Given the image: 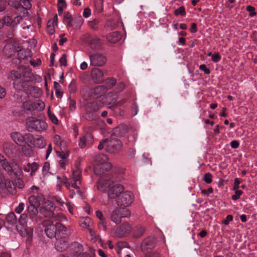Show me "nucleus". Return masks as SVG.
Returning a JSON list of instances; mask_svg holds the SVG:
<instances>
[{
    "label": "nucleus",
    "mask_w": 257,
    "mask_h": 257,
    "mask_svg": "<svg viewBox=\"0 0 257 257\" xmlns=\"http://www.w3.org/2000/svg\"><path fill=\"white\" fill-rule=\"evenodd\" d=\"M56 178L57 180H59V182L57 185V188L60 189L61 186L64 185L67 189L70 191V196L71 198L75 194L74 190L71 189V187L77 189L78 192L80 191L79 185L81 183V172L79 169L73 170L69 178L64 177L62 180L59 176H57Z\"/></svg>",
    "instance_id": "obj_1"
},
{
    "label": "nucleus",
    "mask_w": 257,
    "mask_h": 257,
    "mask_svg": "<svg viewBox=\"0 0 257 257\" xmlns=\"http://www.w3.org/2000/svg\"><path fill=\"white\" fill-rule=\"evenodd\" d=\"M95 165L94 171L95 174L100 175L105 171H107L111 168V165L108 162V157L102 154H98L95 155Z\"/></svg>",
    "instance_id": "obj_2"
},
{
    "label": "nucleus",
    "mask_w": 257,
    "mask_h": 257,
    "mask_svg": "<svg viewBox=\"0 0 257 257\" xmlns=\"http://www.w3.org/2000/svg\"><path fill=\"white\" fill-rule=\"evenodd\" d=\"M43 226L45 227V232L49 238H52L55 237L57 228L61 229V231H66V227L59 222L54 224L53 221L48 219L43 222Z\"/></svg>",
    "instance_id": "obj_3"
},
{
    "label": "nucleus",
    "mask_w": 257,
    "mask_h": 257,
    "mask_svg": "<svg viewBox=\"0 0 257 257\" xmlns=\"http://www.w3.org/2000/svg\"><path fill=\"white\" fill-rule=\"evenodd\" d=\"M26 126L29 132H42L46 130L47 124L42 119L31 117L27 119Z\"/></svg>",
    "instance_id": "obj_4"
},
{
    "label": "nucleus",
    "mask_w": 257,
    "mask_h": 257,
    "mask_svg": "<svg viewBox=\"0 0 257 257\" xmlns=\"http://www.w3.org/2000/svg\"><path fill=\"white\" fill-rule=\"evenodd\" d=\"M0 164L4 170L8 173H14L16 176L21 175V169L15 162L9 163L5 157L0 154Z\"/></svg>",
    "instance_id": "obj_5"
},
{
    "label": "nucleus",
    "mask_w": 257,
    "mask_h": 257,
    "mask_svg": "<svg viewBox=\"0 0 257 257\" xmlns=\"http://www.w3.org/2000/svg\"><path fill=\"white\" fill-rule=\"evenodd\" d=\"M113 181L108 175H103L100 177L97 182V188L98 190L104 193H107L109 188L113 185Z\"/></svg>",
    "instance_id": "obj_6"
},
{
    "label": "nucleus",
    "mask_w": 257,
    "mask_h": 257,
    "mask_svg": "<svg viewBox=\"0 0 257 257\" xmlns=\"http://www.w3.org/2000/svg\"><path fill=\"white\" fill-rule=\"evenodd\" d=\"M134 198L135 196L132 192L128 191H125L117 199V205L127 207L133 202Z\"/></svg>",
    "instance_id": "obj_7"
},
{
    "label": "nucleus",
    "mask_w": 257,
    "mask_h": 257,
    "mask_svg": "<svg viewBox=\"0 0 257 257\" xmlns=\"http://www.w3.org/2000/svg\"><path fill=\"white\" fill-rule=\"evenodd\" d=\"M89 59L90 64L94 66H102L106 62L105 56L100 53H95L90 55Z\"/></svg>",
    "instance_id": "obj_8"
},
{
    "label": "nucleus",
    "mask_w": 257,
    "mask_h": 257,
    "mask_svg": "<svg viewBox=\"0 0 257 257\" xmlns=\"http://www.w3.org/2000/svg\"><path fill=\"white\" fill-rule=\"evenodd\" d=\"M42 80V77L39 75H34L31 72H25L23 74V82L22 86L25 88L26 82L39 83Z\"/></svg>",
    "instance_id": "obj_9"
},
{
    "label": "nucleus",
    "mask_w": 257,
    "mask_h": 257,
    "mask_svg": "<svg viewBox=\"0 0 257 257\" xmlns=\"http://www.w3.org/2000/svg\"><path fill=\"white\" fill-rule=\"evenodd\" d=\"M124 190V187L121 184L113 182V185L110 186L107 192L109 198L113 199L117 197Z\"/></svg>",
    "instance_id": "obj_10"
},
{
    "label": "nucleus",
    "mask_w": 257,
    "mask_h": 257,
    "mask_svg": "<svg viewBox=\"0 0 257 257\" xmlns=\"http://www.w3.org/2000/svg\"><path fill=\"white\" fill-rule=\"evenodd\" d=\"M54 209V204L50 201H47L45 202L44 205L40 209V212L45 217L51 218L54 215L53 212Z\"/></svg>",
    "instance_id": "obj_11"
},
{
    "label": "nucleus",
    "mask_w": 257,
    "mask_h": 257,
    "mask_svg": "<svg viewBox=\"0 0 257 257\" xmlns=\"http://www.w3.org/2000/svg\"><path fill=\"white\" fill-rule=\"evenodd\" d=\"M15 186L12 182L4 178H0V193L2 192L13 193Z\"/></svg>",
    "instance_id": "obj_12"
},
{
    "label": "nucleus",
    "mask_w": 257,
    "mask_h": 257,
    "mask_svg": "<svg viewBox=\"0 0 257 257\" xmlns=\"http://www.w3.org/2000/svg\"><path fill=\"white\" fill-rule=\"evenodd\" d=\"M107 146L106 150L107 152L114 153L121 147V142L115 138L107 139Z\"/></svg>",
    "instance_id": "obj_13"
},
{
    "label": "nucleus",
    "mask_w": 257,
    "mask_h": 257,
    "mask_svg": "<svg viewBox=\"0 0 257 257\" xmlns=\"http://www.w3.org/2000/svg\"><path fill=\"white\" fill-rule=\"evenodd\" d=\"M22 17L21 16H17L14 19L8 16H5L3 18L4 26L6 25L9 27L11 26L13 28L16 27L22 22Z\"/></svg>",
    "instance_id": "obj_14"
},
{
    "label": "nucleus",
    "mask_w": 257,
    "mask_h": 257,
    "mask_svg": "<svg viewBox=\"0 0 257 257\" xmlns=\"http://www.w3.org/2000/svg\"><path fill=\"white\" fill-rule=\"evenodd\" d=\"M26 139H28L31 143H33L34 145L39 148H43L46 145V142L45 139L43 137H39L34 140L33 135L28 134L26 135Z\"/></svg>",
    "instance_id": "obj_15"
},
{
    "label": "nucleus",
    "mask_w": 257,
    "mask_h": 257,
    "mask_svg": "<svg viewBox=\"0 0 257 257\" xmlns=\"http://www.w3.org/2000/svg\"><path fill=\"white\" fill-rule=\"evenodd\" d=\"M131 229L132 228L130 224L128 222H125L117 227L115 230V234L117 236L121 237L124 234L130 233Z\"/></svg>",
    "instance_id": "obj_16"
},
{
    "label": "nucleus",
    "mask_w": 257,
    "mask_h": 257,
    "mask_svg": "<svg viewBox=\"0 0 257 257\" xmlns=\"http://www.w3.org/2000/svg\"><path fill=\"white\" fill-rule=\"evenodd\" d=\"M93 138L90 133H86L79 140L78 145L81 148H83L92 144Z\"/></svg>",
    "instance_id": "obj_17"
},
{
    "label": "nucleus",
    "mask_w": 257,
    "mask_h": 257,
    "mask_svg": "<svg viewBox=\"0 0 257 257\" xmlns=\"http://www.w3.org/2000/svg\"><path fill=\"white\" fill-rule=\"evenodd\" d=\"M156 240L153 237H149L145 239L142 244V250L149 251L152 250L155 245Z\"/></svg>",
    "instance_id": "obj_18"
},
{
    "label": "nucleus",
    "mask_w": 257,
    "mask_h": 257,
    "mask_svg": "<svg viewBox=\"0 0 257 257\" xmlns=\"http://www.w3.org/2000/svg\"><path fill=\"white\" fill-rule=\"evenodd\" d=\"M91 75L93 81L96 83H100L104 80L103 73L99 69H93L92 71Z\"/></svg>",
    "instance_id": "obj_19"
},
{
    "label": "nucleus",
    "mask_w": 257,
    "mask_h": 257,
    "mask_svg": "<svg viewBox=\"0 0 257 257\" xmlns=\"http://www.w3.org/2000/svg\"><path fill=\"white\" fill-rule=\"evenodd\" d=\"M110 220L116 224H119L121 222V217L119 212L118 207L115 208L110 213Z\"/></svg>",
    "instance_id": "obj_20"
},
{
    "label": "nucleus",
    "mask_w": 257,
    "mask_h": 257,
    "mask_svg": "<svg viewBox=\"0 0 257 257\" xmlns=\"http://www.w3.org/2000/svg\"><path fill=\"white\" fill-rule=\"evenodd\" d=\"M13 140L19 146H22L25 145V139L18 132H13L11 134Z\"/></svg>",
    "instance_id": "obj_21"
},
{
    "label": "nucleus",
    "mask_w": 257,
    "mask_h": 257,
    "mask_svg": "<svg viewBox=\"0 0 257 257\" xmlns=\"http://www.w3.org/2000/svg\"><path fill=\"white\" fill-rule=\"evenodd\" d=\"M106 39L108 42L114 44L121 39V35L117 32H113L107 34Z\"/></svg>",
    "instance_id": "obj_22"
},
{
    "label": "nucleus",
    "mask_w": 257,
    "mask_h": 257,
    "mask_svg": "<svg viewBox=\"0 0 257 257\" xmlns=\"http://www.w3.org/2000/svg\"><path fill=\"white\" fill-rule=\"evenodd\" d=\"M87 111L95 112L100 108V104L96 101L88 102L85 105Z\"/></svg>",
    "instance_id": "obj_23"
},
{
    "label": "nucleus",
    "mask_w": 257,
    "mask_h": 257,
    "mask_svg": "<svg viewBox=\"0 0 257 257\" xmlns=\"http://www.w3.org/2000/svg\"><path fill=\"white\" fill-rule=\"evenodd\" d=\"M71 249L73 251V256L76 257L79 255L83 251L82 245L77 242H74L71 244Z\"/></svg>",
    "instance_id": "obj_24"
},
{
    "label": "nucleus",
    "mask_w": 257,
    "mask_h": 257,
    "mask_svg": "<svg viewBox=\"0 0 257 257\" xmlns=\"http://www.w3.org/2000/svg\"><path fill=\"white\" fill-rule=\"evenodd\" d=\"M25 91H29L30 94L34 97H39L42 94V90L40 88L34 86H29V88H24Z\"/></svg>",
    "instance_id": "obj_25"
},
{
    "label": "nucleus",
    "mask_w": 257,
    "mask_h": 257,
    "mask_svg": "<svg viewBox=\"0 0 257 257\" xmlns=\"http://www.w3.org/2000/svg\"><path fill=\"white\" fill-rule=\"evenodd\" d=\"M38 168V164L37 163H28L24 167V170L26 172H30L31 176H33L34 173Z\"/></svg>",
    "instance_id": "obj_26"
},
{
    "label": "nucleus",
    "mask_w": 257,
    "mask_h": 257,
    "mask_svg": "<svg viewBox=\"0 0 257 257\" xmlns=\"http://www.w3.org/2000/svg\"><path fill=\"white\" fill-rule=\"evenodd\" d=\"M22 77L21 73L16 70L11 71L8 75V78L10 80L14 81L13 84L15 88H16L15 82L19 80Z\"/></svg>",
    "instance_id": "obj_27"
},
{
    "label": "nucleus",
    "mask_w": 257,
    "mask_h": 257,
    "mask_svg": "<svg viewBox=\"0 0 257 257\" xmlns=\"http://www.w3.org/2000/svg\"><path fill=\"white\" fill-rule=\"evenodd\" d=\"M87 42L92 48H96L99 46L100 40L96 36H91L88 38Z\"/></svg>",
    "instance_id": "obj_28"
},
{
    "label": "nucleus",
    "mask_w": 257,
    "mask_h": 257,
    "mask_svg": "<svg viewBox=\"0 0 257 257\" xmlns=\"http://www.w3.org/2000/svg\"><path fill=\"white\" fill-rule=\"evenodd\" d=\"M103 93V87L101 86L96 87L90 90L91 96L95 98L100 97Z\"/></svg>",
    "instance_id": "obj_29"
},
{
    "label": "nucleus",
    "mask_w": 257,
    "mask_h": 257,
    "mask_svg": "<svg viewBox=\"0 0 257 257\" xmlns=\"http://www.w3.org/2000/svg\"><path fill=\"white\" fill-rule=\"evenodd\" d=\"M68 243L64 240H58L55 243V248L59 251H63L67 247Z\"/></svg>",
    "instance_id": "obj_30"
},
{
    "label": "nucleus",
    "mask_w": 257,
    "mask_h": 257,
    "mask_svg": "<svg viewBox=\"0 0 257 257\" xmlns=\"http://www.w3.org/2000/svg\"><path fill=\"white\" fill-rule=\"evenodd\" d=\"M30 51L29 50L22 49L18 51V58L19 60V63H21V60L26 59L30 56Z\"/></svg>",
    "instance_id": "obj_31"
},
{
    "label": "nucleus",
    "mask_w": 257,
    "mask_h": 257,
    "mask_svg": "<svg viewBox=\"0 0 257 257\" xmlns=\"http://www.w3.org/2000/svg\"><path fill=\"white\" fill-rule=\"evenodd\" d=\"M53 141L57 146L60 147L61 148H64L66 146V142L58 135L54 136Z\"/></svg>",
    "instance_id": "obj_32"
},
{
    "label": "nucleus",
    "mask_w": 257,
    "mask_h": 257,
    "mask_svg": "<svg viewBox=\"0 0 257 257\" xmlns=\"http://www.w3.org/2000/svg\"><path fill=\"white\" fill-rule=\"evenodd\" d=\"M45 104L44 102L38 100L33 102V110L42 111L45 108Z\"/></svg>",
    "instance_id": "obj_33"
},
{
    "label": "nucleus",
    "mask_w": 257,
    "mask_h": 257,
    "mask_svg": "<svg viewBox=\"0 0 257 257\" xmlns=\"http://www.w3.org/2000/svg\"><path fill=\"white\" fill-rule=\"evenodd\" d=\"M39 206H34L29 205L27 210L30 216L33 218L36 216L38 213V208Z\"/></svg>",
    "instance_id": "obj_34"
},
{
    "label": "nucleus",
    "mask_w": 257,
    "mask_h": 257,
    "mask_svg": "<svg viewBox=\"0 0 257 257\" xmlns=\"http://www.w3.org/2000/svg\"><path fill=\"white\" fill-rule=\"evenodd\" d=\"M118 210L121 218H128L131 215V212L130 210L127 208L123 207H118Z\"/></svg>",
    "instance_id": "obj_35"
},
{
    "label": "nucleus",
    "mask_w": 257,
    "mask_h": 257,
    "mask_svg": "<svg viewBox=\"0 0 257 257\" xmlns=\"http://www.w3.org/2000/svg\"><path fill=\"white\" fill-rule=\"evenodd\" d=\"M7 222L11 224H15L17 222V217L13 212H10L6 216Z\"/></svg>",
    "instance_id": "obj_36"
},
{
    "label": "nucleus",
    "mask_w": 257,
    "mask_h": 257,
    "mask_svg": "<svg viewBox=\"0 0 257 257\" xmlns=\"http://www.w3.org/2000/svg\"><path fill=\"white\" fill-rule=\"evenodd\" d=\"M29 205L34 206H40V203L39 199L34 195L31 196L29 198Z\"/></svg>",
    "instance_id": "obj_37"
},
{
    "label": "nucleus",
    "mask_w": 257,
    "mask_h": 257,
    "mask_svg": "<svg viewBox=\"0 0 257 257\" xmlns=\"http://www.w3.org/2000/svg\"><path fill=\"white\" fill-rule=\"evenodd\" d=\"M58 13L59 15L62 14L63 9L66 7L65 0H58Z\"/></svg>",
    "instance_id": "obj_38"
},
{
    "label": "nucleus",
    "mask_w": 257,
    "mask_h": 257,
    "mask_svg": "<svg viewBox=\"0 0 257 257\" xmlns=\"http://www.w3.org/2000/svg\"><path fill=\"white\" fill-rule=\"evenodd\" d=\"M22 106L23 108L26 110H33V102L32 101L27 100L24 102Z\"/></svg>",
    "instance_id": "obj_39"
},
{
    "label": "nucleus",
    "mask_w": 257,
    "mask_h": 257,
    "mask_svg": "<svg viewBox=\"0 0 257 257\" xmlns=\"http://www.w3.org/2000/svg\"><path fill=\"white\" fill-rule=\"evenodd\" d=\"M58 156L60 158V160H69V151H65L61 152H57Z\"/></svg>",
    "instance_id": "obj_40"
},
{
    "label": "nucleus",
    "mask_w": 257,
    "mask_h": 257,
    "mask_svg": "<svg viewBox=\"0 0 257 257\" xmlns=\"http://www.w3.org/2000/svg\"><path fill=\"white\" fill-rule=\"evenodd\" d=\"M66 217L62 213L58 214L57 215H54V216L51 218V220L56 222L57 221H61L66 220Z\"/></svg>",
    "instance_id": "obj_41"
},
{
    "label": "nucleus",
    "mask_w": 257,
    "mask_h": 257,
    "mask_svg": "<svg viewBox=\"0 0 257 257\" xmlns=\"http://www.w3.org/2000/svg\"><path fill=\"white\" fill-rule=\"evenodd\" d=\"M93 224V221L88 217H85L84 221L82 223L83 227L89 228Z\"/></svg>",
    "instance_id": "obj_42"
},
{
    "label": "nucleus",
    "mask_w": 257,
    "mask_h": 257,
    "mask_svg": "<svg viewBox=\"0 0 257 257\" xmlns=\"http://www.w3.org/2000/svg\"><path fill=\"white\" fill-rule=\"evenodd\" d=\"M145 232V228L142 226H139L137 227L135 232L134 236L136 237H140L142 236Z\"/></svg>",
    "instance_id": "obj_43"
},
{
    "label": "nucleus",
    "mask_w": 257,
    "mask_h": 257,
    "mask_svg": "<svg viewBox=\"0 0 257 257\" xmlns=\"http://www.w3.org/2000/svg\"><path fill=\"white\" fill-rule=\"evenodd\" d=\"M21 6L25 9L28 10L31 8L30 0H20Z\"/></svg>",
    "instance_id": "obj_44"
},
{
    "label": "nucleus",
    "mask_w": 257,
    "mask_h": 257,
    "mask_svg": "<svg viewBox=\"0 0 257 257\" xmlns=\"http://www.w3.org/2000/svg\"><path fill=\"white\" fill-rule=\"evenodd\" d=\"M48 115L49 119L51 120V121L53 123H54L55 124H57L58 120L57 117L55 116V115L54 113H52L50 111L49 108L48 110Z\"/></svg>",
    "instance_id": "obj_45"
},
{
    "label": "nucleus",
    "mask_w": 257,
    "mask_h": 257,
    "mask_svg": "<svg viewBox=\"0 0 257 257\" xmlns=\"http://www.w3.org/2000/svg\"><path fill=\"white\" fill-rule=\"evenodd\" d=\"M116 83V80L113 78H109L106 80V84L107 88H111Z\"/></svg>",
    "instance_id": "obj_46"
},
{
    "label": "nucleus",
    "mask_w": 257,
    "mask_h": 257,
    "mask_svg": "<svg viewBox=\"0 0 257 257\" xmlns=\"http://www.w3.org/2000/svg\"><path fill=\"white\" fill-rule=\"evenodd\" d=\"M175 14L177 16L181 15L185 16L186 15V12L185 11V8L184 7H180L178 9H176L175 10Z\"/></svg>",
    "instance_id": "obj_47"
},
{
    "label": "nucleus",
    "mask_w": 257,
    "mask_h": 257,
    "mask_svg": "<svg viewBox=\"0 0 257 257\" xmlns=\"http://www.w3.org/2000/svg\"><path fill=\"white\" fill-rule=\"evenodd\" d=\"M235 194L231 196V198L233 200H236L238 199L243 194V191L239 190H235Z\"/></svg>",
    "instance_id": "obj_48"
},
{
    "label": "nucleus",
    "mask_w": 257,
    "mask_h": 257,
    "mask_svg": "<svg viewBox=\"0 0 257 257\" xmlns=\"http://www.w3.org/2000/svg\"><path fill=\"white\" fill-rule=\"evenodd\" d=\"M204 181L207 184H210L212 181V175L209 173H206L204 176Z\"/></svg>",
    "instance_id": "obj_49"
},
{
    "label": "nucleus",
    "mask_w": 257,
    "mask_h": 257,
    "mask_svg": "<svg viewBox=\"0 0 257 257\" xmlns=\"http://www.w3.org/2000/svg\"><path fill=\"white\" fill-rule=\"evenodd\" d=\"M68 164L69 160H60L59 161V167L63 170H66V167L68 165Z\"/></svg>",
    "instance_id": "obj_50"
},
{
    "label": "nucleus",
    "mask_w": 257,
    "mask_h": 257,
    "mask_svg": "<svg viewBox=\"0 0 257 257\" xmlns=\"http://www.w3.org/2000/svg\"><path fill=\"white\" fill-rule=\"evenodd\" d=\"M25 204L23 202H21L19 204L18 206L15 208V212L18 214H20L23 211L25 208Z\"/></svg>",
    "instance_id": "obj_51"
},
{
    "label": "nucleus",
    "mask_w": 257,
    "mask_h": 257,
    "mask_svg": "<svg viewBox=\"0 0 257 257\" xmlns=\"http://www.w3.org/2000/svg\"><path fill=\"white\" fill-rule=\"evenodd\" d=\"M19 222L23 225H25L27 220V215L26 214H22L19 218Z\"/></svg>",
    "instance_id": "obj_52"
},
{
    "label": "nucleus",
    "mask_w": 257,
    "mask_h": 257,
    "mask_svg": "<svg viewBox=\"0 0 257 257\" xmlns=\"http://www.w3.org/2000/svg\"><path fill=\"white\" fill-rule=\"evenodd\" d=\"M54 24H52L51 21H48L47 23V27L48 29V33L50 35H52L54 33Z\"/></svg>",
    "instance_id": "obj_53"
},
{
    "label": "nucleus",
    "mask_w": 257,
    "mask_h": 257,
    "mask_svg": "<svg viewBox=\"0 0 257 257\" xmlns=\"http://www.w3.org/2000/svg\"><path fill=\"white\" fill-rule=\"evenodd\" d=\"M246 10L249 13V16L251 17H253L256 15L255 9L252 6H247L246 7Z\"/></svg>",
    "instance_id": "obj_54"
},
{
    "label": "nucleus",
    "mask_w": 257,
    "mask_h": 257,
    "mask_svg": "<svg viewBox=\"0 0 257 257\" xmlns=\"http://www.w3.org/2000/svg\"><path fill=\"white\" fill-rule=\"evenodd\" d=\"M95 6L98 9V11H101L103 10L102 1L96 0L95 1Z\"/></svg>",
    "instance_id": "obj_55"
},
{
    "label": "nucleus",
    "mask_w": 257,
    "mask_h": 257,
    "mask_svg": "<svg viewBox=\"0 0 257 257\" xmlns=\"http://www.w3.org/2000/svg\"><path fill=\"white\" fill-rule=\"evenodd\" d=\"M65 21L67 23V26H72L71 17V15H69V14H67L65 16Z\"/></svg>",
    "instance_id": "obj_56"
},
{
    "label": "nucleus",
    "mask_w": 257,
    "mask_h": 257,
    "mask_svg": "<svg viewBox=\"0 0 257 257\" xmlns=\"http://www.w3.org/2000/svg\"><path fill=\"white\" fill-rule=\"evenodd\" d=\"M221 59V56L218 53H215L212 56L211 60L214 62H218Z\"/></svg>",
    "instance_id": "obj_57"
},
{
    "label": "nucleus",
    "mask_w": 257,
    "mask_h": 257,
    "mask_svg": "<svg viewBox=\"0 0 257 257\" xmlns=\"http://www.w3.org/2000/svg\"><path fill=\"white\" fill-rule=\"evenodd\" d=\"M199 69L203 71L204 73L206 74H209L210 73V70L208 68H207L206 65L204 64L200 65L199 66Z\"/></svg>",
    "instance_id": "obj_58"
},
{
    "label": "nucleus",
    "mask_w": 257,
    "mask_h": 257,
    "mask_svg": "<svg viewBox=\"0 0 257 257\" xmlns=\"http://www.w3.org/2000/svg\"><path fill=\"white\" fill-rule=\"evenodd\" d=\"M69 91L70 93H73L76 91V86L75 83H71L69 86Z\"/></svg>",
    "instance_id": "obj_59"
},
{
    "label": "nucleus",
    "mask_w": 257,
    "mask_h": 257,
    "mask_svg": "<svg viewBox=\"0 0 257 257\" xmlns=\"http://www.w3.org/2000/svg\"><path fill=\"white\" fill-rule=\"evenodd\" d=\"M59 62L62 66H66L67 65V60L65 55H63L59 59Z\"/></svg>",
    "instance_id": "obj_60"
},
{
    "label": "nucleus",
    "mask_w": 257,
    "mask_h": 257,
    "mask_svg": "<svg viewBox=\"0 0 257 257\" xmlns=\"http://www.w3.org/2000/svg\"><path fill=\"white\" fill-rule=\"evenodd\" d=\"M30 63L33 66L36 67L39 66L41 64V61L40 59H37L35 60L30 61Z\"/></svg>",
    "instance_id": "obj_61"
},
{
    "label": "nucleus",
    "mask_w": 257,
    "mask_h": 257,
    "mask_svg": "<svg viewBox=\"0 0 257 257\" xmlns=\"http://www.w3.org/2000/svg\"><path fill=\"white\" fill-rule=\"evenodd\" d=\"M98 225L100 229H103L104 231L106 230V224L105 220L103 221H101L100 222H99L98 223Z\"/></svg>",
    "instance_id": "obj_62"
},
{
    "label": "nucleus",
    "mask_w": 257,
    "mask_h": 257,
    "mask_svg": "<svg viewBox=\"0 0 257 257\" xmlns=\"http://www.w3.org/2000/svg\"><path fill=\"white\" fill-rule=\"evenodd\" d=\"M7 2L6 0H0V12L6 9Z\"/></svg>",
    "instance_id": "obj_63"
},
{
    "label": "nucleus",
    "mask_w": 257,
    "mask_h": 257,
    "mask_svg": "<svg viewBox=\"0 0 257 257\" xmlns=\"http://www.w3.org/2000/svg\"><path fill=\"white\" fill-rule=\"evenodd\" d=\"M91 15V11L88 8H86L84 10L83 16L84 17L87 18Z\"/></svg>",
    "instance_id": "obj_64"
}]
</instances>
